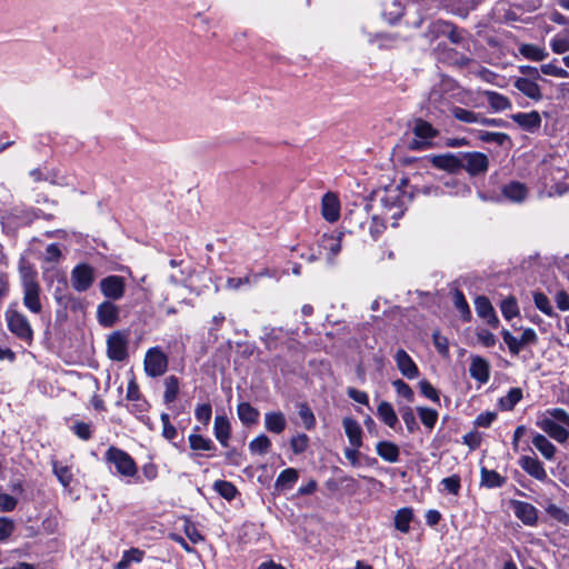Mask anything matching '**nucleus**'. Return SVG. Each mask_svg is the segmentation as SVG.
I'll return each instance as SVG.
<instances>
[{"label":"nucleus","mask_w":569,"mask_h":569,"mask_svg":"<svg viewBox=\"0 0 569 569\" xmlns=\"http://www.w3.org/2000/svg\"><path fill=\"white\" fill-rule=\"evenodd\" d=\"M409 201L410 196L401 189V186L387 188L381 198V204L385 210L383 214L386 218L397 221L403 216ZM392 226L396 227L397 222H393Z\"/></svg>","instance_id":"nucleus-1"},{"label":"nucleus","mask_w":569,"mask_h":569,"mask_svg":"<svg viewBox=\"0 0 569 569\" xmlns=\"http://www.w3.org/2000/svg\"><path fill=\"white\" fill-rule=\"evenodd\" d=\"M21 286L23 306L32 313H40L42 310L41 288L37 281V273L31 269H23L21 271Z\"/></svg>","instance_id":"nucleus-2"},{"label":"nucleus","mask_w":569,"mask_h":569,"mask_svg":"<svg viewBox=\"0 0 569 569\" xmlns=\"http://www.w3.org/2000/svg\"><path fill=\"white\" fill-rule=\"evenodd\" d=\"M4 318L9 331L18 339L31 345L33 340V330L28 318L16 309V305H10L4 312Z\"/></svg>","instance_id":"nucleus-3"},{"label":"nucleus","mask_w":569,"mask_h":569,"mask_svg":"<svg viewBox=\"0 0 569 569\" xmlns=\"http://www.w3.org/2000/svg\"><path fill=\"white\" fill-rule=\"evenodd\" d=\"M108 463L116 467L117 472L123 477H134L138 472L137 465L129 453L111 446L104 455Z\"/></svg>","instance_id":"nucleus-4"},{"label":"nucleus","mask_w":569,"mask_h":569,"mask_svg":"<svg viewBox=\"0 0 569 569\" xmlns=\"http://www.w3.org/2000/svg\"><path fill=\"white\" fill-rule=\"evenodd\" d=\"M412 132L418 139L409 142L410 150L427 149L431 146L430 140L439 134V131L431 123L420 118L415 120Z\"/></svg>","instance_id":"nucleus-5"},{"label":"nucleus","mask_w":569,"mask_h":569,"mask_svg":"<svg viewBox=\"0 0 569 569\" xmlns=\"http://www.w3.org/2000/svg\"><path fill=\"white\" fill-rule=\"evenodd\" d=\"M143 365L149 377H160L168 369V357L159 347H153L146 352Z\"/></svg>","instance_id":"nucleus-6"},{"label":"nucleus","mask_w":569,"mask_h":569,"mask_svg":"<svg viewBox=\"0 0 569 569\" xmlns=\"http://www.w3.org/2000/svg\"><path fill=\"white\" fill-rule=\"evenodd\" d=\"M489 160L482 152H461L460 169H465L471 176L483 173L488 170Z\"/></svg>","instance_id":"nucleus-7"},{"label":"nucleus","mask_w":569,"mask_h":569,"mask_svg":"<svg viewBox=\"0 0 569 569\" xmlns=\"http://www.w3.org/2000/svg\"><path fill=\"white\" fill-rule=\"evenodd\" d=\"M96 278L94 269L88 263L77 264L71 271V284L79 292L87 291Z\"/></svg>","instance_id":"nucleus-8"},{"label":"nucleus","mask_w":569,"mask_h":569,"mask_svg":"<svg viewBox=\"0 0 569 569\" xmlns=\"http://www.w3.org/2000/svg\"><path fill=\"white\" fill-rule=\"evenodd\" d=\"M505 343L508 346L510 353L517 356L520 350L527 345H536L538 341V336L536 331L531 328H527L523 330L520 338L513 337L508 330H503L501 332Z\"/></svg>","instance_id":"nucleus-9"},{"label":"nucleus","mask_w":569,"mask_h":569,"mask_svg":"<svg viewBox=\"0 0 569 569\" xmlns=\"http://www.w3.org/2000/svg\"><path fill=\"white\" fill-rule=\"evenodd\" d=\"M107 352L111 360L123 361L128 357V339L119 331L111 333L107 340Z\"/></svg>","instance_id":"nucleus-10"},{"label":"nucleus","mask_w":569,"mask_h":569,"mask_svg":"<svg viewBox=\"0 0 569 569\" xmlns=\"http://www.w3.org/2000/svg\"><path fill=\"white\" fill-rule=\"evenodd\" d=\"M100 289L108 299L119 300L124 295V279L120 276H108L100 281Z\"/></svg>","instance_id":"nucleus-11"},{"label":"nucleus","mask_w":569,"mask_h":569,"mask_svg":"<svg viewBox=\"0 0 569 569\" xmlns=\"http://www.w3.org/2000/svg\"><path fill=\"white\" fill-rule=\"evenodd\" d=\"M395 361L398 370L407 379H416L419 376V369L412 358L406 350L399 349L395 355Z\"/></svg>","instance_id":"nucleus-12"},{"label":"nucleus","mask_w":569,"mask_h":569,"mask_svg":"<svg viewBox=\"0 0 569 569\" xmlns=\"http://www.w3.org/2000/svg\"><path fill=\"white\" fill-rule=\"evenodd\" d=\"M469 373L479 383L485 385L490 379V363L481 356H472L470 359Z\"/></svg>","instance_id":"nucleus-13"},{"label":"nucleus","mask_w":569,"mask_h":569,"mask_svg":"<svg viewBox=\"0 0 569 569\" xmlns=\"http://www.w3.org/2000/svg\"><path fill=\"white\" fill-rule=\"evenodd\" d=\"M511 508L515 516L527 526H533L538 520L537 509L529 502L512 500Z\"/></svg>","instance_id":"nucleus-14"},{"label":"nucleus","mask_w":569,"mask_h":569,"mask_svg":"<svg viewBox=\"0 0 569 569\" xmlns=\"http://www.w3.org/2000/svg\"><path fill=\"white\" fill-rule=\"evenodd\" d=\"M537 80L538 79L520 77L515 80L513 86L527 98L533 101H540L543 96L540 86L537 83Z\"/></svg>","instance_id":"nucleus-15"},{"label":"nucleus","mask_w":569,"mask_h":569,"mask_svg":"<svg viewBox=\"0 0 569 569\" xmlns=\"http://www.w3.org/2000/svg\"><path fill=\"white\" fill-rule=\"evenodd\" d=\"M58 306H59V309L57 310V317L59 319L66 320L67 311L68 310H71L73 312L82 311L84 309V301L81 298L69 292L64 297L58 298Z\"/></svg>","instance_id":"nucleus-16"},{"label":"nucleus","mask_w":569,"mask_h":569,"mask_svg":"<svg viewBox=\"0 0 569 569\" xmlns=\"http://www.w3.org/2000/svg\"><path fill=\"white\" fill-rule=\"evenodd\" d=\"M475 308L477 315L485 319L488 325L493 328H497L499 325V319L495 312V309L490 302V300L485 296H479L475 300Z\"/></svg>","instance_id":"nucleus-17"},{"label":"nucleus","mask_w":569,"mask_h":569,"mask_svg":"<svg viewBox=\"0 0 569 569\" xmlns=\"http://www.w3.org/2000/svg\"><path fill=\"white\" fill-rule=\"evenodd\" d=\"M538 426L542 431H545L549 437L559 443L566 442L569 438V431L565 428V426L557 423L551 418H543L538 422Z\"/></svg>","instance_id":"nucleus-18"},{"label":"nucleus","mask_w":569,"mask_h":569,"mask_svg":"<svg viewBox=\"0 0 569 569\" xmlns=\"http://www.w3.org/2000/svg\"><path fill=\"white\" fill-rule=\"evenodd\" d=\"M519 465L532 478L539 481L548 479L543 465L536 457L523 456L520 458Z\"/></svg>","instance_id":"nucleus-19"},{"label":"nucleus","mask_w":569,"mask_h":569,"mask_svg":"<svg viewBox=\"0 0 569 569\" xmlns=\"http://www.w3.org/2000/svg\"><path fill=\"white\" fill-rule=\"evenodd\" d=\"M98 321L103 327H112L119 319V308L111 301H103L97 309Z\"/></svg>","instance_id":"nucleus-20"},{"label":"nucleus","mask_w":569,"mask_h":569,"mask_svg":"<svg viewBox=\"0 0 569 569\" xmlns=\"http://www.w3.org/2000/svg\"><path fill=\"white\" fill-rule=\"evenodd\" d=\"M321 212L329 222H335L340 217V202L335 193L328 192L323 196L321 202Z\"/></svg>","instance_id":"nucleus-21"},{"label":"nucleus","mask_w":569,"mask_h":569,"mask_svg":"<svg viewBox=\"0 0 569 569\" xmlns=\"http://www.w3.org/2000/svg\"><path fill=\"white\" fill-rule=\"evenodd\" d=\"M342 427L350 446L360 448L362 446V429L359 422L350 417L342 419Z\"/></svg>","instance_id":"nucleus-22"},{"label":"nucleus","mask_w":569,"mask_h":569,"mask_svg":"<svg viewBox=\"0 0 569 569\" xmlns=\"http://www.w3.org/2000/svg\"><path fill=\"white\" fill-rule=\"evenodd\" d=\"M430 161L435 168L448 172H457L460 170V153L457 156L452 153L433 156Z\"/></svg>","instance_id":"nucleus-23"},{"label":"nucleus","mask_w":569,"mask_h":569,"mask_svg":"<svg viewBox=\"0 0 569 569\" xmlns=\"http://www.w3.org/2000/svg\"><path fill=\"white\" fill-rule=\"evenodd\" d=\"M512 120L527 131L533 132L541 126V118L537 111L519 112L512 114Z\"/></svg>","instance_id":"nucleus-24"},{"label":"nucleus","mask_w":569,"mask_h":569,"mask_svg":"<svg viewBox=\"0 0 569 569\" xmlns=\"http://www.w3.org/2000/svg\"><path fill=\"white\" fill-rule=\"evenodd\" d=\"M502 196L512 202L519 203L527 198L528 189L523 183L512 181L503 186Z\"/></svg>","instance_id":"nucleus-25"},{"label":"nucleus","mask_w":569,"mask_h":569,"mask_svg":"<svg viewBox=\"0 0 569 569\" xmlns=\"http://www.w3.org/2000/svg\"><path fill=\"white\" fill-rule=\"evenodd\" d=\"M287 427V420L281 411H270L264 415V428L272 433H281Z\"/></svg>","instance_id":"nucleus-26"},{"label":"nucleus","mask_w":569,"mask_h":569,"mask_svg":"<svg viewBox=\"0 0 569 569\" xmlns=\"http://www.w3.org/2000/svg\"><path fill=\"white\" fill-rule=\"evenodd\" d=\"M376 451L385 461L395 463L399 460V447L391 441H379L376 446Z\"/></svg>","instance_id":"nucleus-27"},{"label":"nucleus","mask_w":569,"mask_h":569,"mask_svg":"<svg viewBox=\"0 0 569 569\" xmlns=\"http://www.w3.org/2000/svg\"><path fill=\"white\" fill-rule=\"evenodd\" d=\"M518 50L521 56L531 61H542L548 57L545 48L531 43H521Z\"/></svg>","instance_id":"nucleus-28"},{"label":"nucleus","mask_w":569,"mask_h":569,"mask_svg":"<svg viewBox=\"0 0 569 569\" xmlns=\"http://www.w3.org/2000/svg\"><path fill=\"white\" fill-rule=\"evenodd\" d=\"M298 478L299 473L295 468H287L280 472L274 486L279 490H289L297 482Z\"/></svg>","instance_id":"nucleus-29"},{"label":"nucleus","mask_w":569,"mask_h":569,"mask_svg":"<svg viewBox=\"0 0 569 569\" xmlns=\"http://www.w3.org/2000/svg\"><path fill=\"white\" fill-rule=\"evenodd\" d=\"M483 96L487 98L489 106L495 111H505L511 108L510 100L499 92L486 90Z\"/></svg>","instance_id":"nucleus-30"},{"label":"nucleus","mask_w":569,"mask_h":569,"mask_svg":"<svg viewBox=\"0 0 569 569\" xmlns=\"http://www.w3.org/2000/svg\"><path fill=\"white\" fill-rule=\"evenodd\" d=\"M214 436L222 446H228V439L230 437V422L223 416H217L214 418Z\"/></svg>","instance_id":"nucleus-31"},{"label":"nucleus","mask_w":569,"mask_h":569,"mask_svg":"<svg viewBox=\"0 0 569 569\" xmlns=\"http://www.w3.org/2000/svg\"><path fill=\"white\" fill-rule=\"evenodd\" d=\"M377 415L390 428H395L398 423V416L388 401H381L379 403Z\"/></svg>","instance_id":"nucleus-32"},{"label":"nucleus","mask_w":569,"mask_h":569,"mask_svg":"<svg viewBox=\"0 0 569 569\" xmlns=\"http://www.w3.org/2000/svg\"><path fill=\"white\" fill-rule=\"evenodd\" d=\"M532 445L547 460H552L556 453V447L543 436L536 435L532 438Z\"/></svg>","instance_id":"nucleus-33"},{"label":"nucleus","mask_w":569,"mask_h":569,"mask_svg":"<svg viewBox=\"0 0 569 569\" xmlns=\"http://www.w3.org/2000/svg\"><path fill=\"white\" fill-rule=\"evenodd\" d=\"M238 417L243 425L250 426L258 422L259 411L248 402H241L238 406Z\"/></svg>","instance_id":"nucleus-34"},{"label":"nucleus","mask_w":569,"mask_h":569,"mask_svg":"<svg viewBox=\"0 0 569 569\" xmlns=\"http://www.w3.org/2000/svg\"><path fill=\"white\" fill-rule=\"evenodd\" d=\"M412 517H413V511L411 508L399 509L395 516L396 529L403 533H407L409 531Z\"/></svg>","instance_id":"nucleus-35"},{"label":"nucleus","mask_w":569,"mask_h":569,"mask_svg":"<svg viewBox=\"0 0 569 569\" xmlns=\"http://www.w3.org/2000/svg\"><path fill=\"white\" fill-rule=\"evenodd\" d=\"M506 478L495 470L481 469V486L487 488H500L505 485Z\"/></svg>","instance_id":"nucleus-36"},{"label":"nucleus","mask_w":569,"mask_h":569,"mask_svg":"<svg viewBox=\"0 0 569 569\" xmlns=\"http://www.w3.org/2000/svg\"><path fill=\"white\" fill-rule=\"evenodd\" d=\"M341 236L342 233L338 237L323 234L321 238V247L330 252V260H332L341 250Z\"/></svg>","instance_id":"nucleus-37"},{"label":"nucleus","mask_w":569,"mask_h":569,"mask_svg":"<svg viewBox=\"0 0 569 569\" xmlns=\"http://www.w3.org/2000/svg\"><path fill=\"white\" fill-rule=\"evenodd\" d=\"M271 448V441L266 435H259L249 443V450L253 455L263 456Z\"/></svg>","instance_id":"nucleus-38"},{"label":"nucleus","mask_w":569,"mask_h":569,"mask_svg":"<svg viewBox=\"0 0 569 569\" xmlns=\"http://www.w3.org/2000/svg\"><path fill=\"white\" fill-rule=\"evenodd\" d=\"M52 471L56 475L58 481L68 488L73 480V475L68 466L60 465L57 461L52 462Z\"/></svg>","instance_id":"nucleus-39"},{"label":"nucleus","mask_w":569,"mask_h":569,"mask_svg":"<svg viewBox=\"0 0 569 569\" xmlns=\"http://www.w3.org/2000/svg\"><path fill=\"white\" fill-rule=\"evenodd\" d=\"M190 448L196 451H211L216 449L213 442L209 438L201 435L192 433L188 438Z\"/></svg>","instance_id":"nucleus-40"},{"label":"nucleus","mask_w":569,"mask_h":569,"mask_svg":"<svg viewBox=\"0 0 569 569\" xmlns=\"http://www.w3.org/2000/svg\"><path fill=\"white\" fill-rule=\"evenodd\" d=\"M213 489L224 499L232 500L238 493V490L233 483L226 480H217L213 483Z\"/></svg>","instance_id":"nucleus-41"},{"label":"nucleus","mask_w":569,"mask_h":569,"mask_svg":"<svg viewBox=\"0 0 569 569\" xmlns=\"http://www.w3.org/2000/svg\"><path fill=\"white\" fill-rule=\"evenodd\" d=\"M166 390L163 399L166 403H171L176 400L179 392V379L176 376H169L164 380Z\"/></svg>","instance_id":"nucleus-42"},{"label":"nucleus","mask_w":569,"mask_h":569,"mask_svg":"<svg viewBox=\"0 0 569 569\" xmlns=\"http://www.w3.org/2000/svg\"><path fill=\"white\" fill-rule=\"evenodd\" d=\"M417 411L422 425L430 430L433 429L438 420V412L427 407H418Z\"/></svg>","instance_id":"nucleus-43"},{"label":"nucleus","mask_w":569,"mask_h":569,"mask_svg":"<svg viewBox=\"0 0 569 569\" xmlns=\"http://www.w3.org/2000/svg\"><path fill=\"white\" fill-rule=\"evenodd\" d=\"M452 116L465 123H479L480 114L476 113L471 110L461 108V107H455L452 109Z\"/></svg>","instance_id":"nucleus-44"},{"label":"nucleus","mask_w":569,"mask_h":569,"mask_svg":"<svg viewBox=\"0 0 569 569\" xmlns=\"http://www.w3.org/2000/svg\"><path fill=\"white\" fill-rule=\"evenodd\" d=\"M400 415L401 418L407 427V430L409 433H413L419 429V426L417 423L413 409L409 406L400 408Z\"/></svg>","instance_id":"nucleus-45"},{"label":"nucleus","mask_w":569,"mask_h":569,"mask_svg":"<svg viewBox=\"0 0 569 569\" xmlns=\"http://www.w3.org/2000/svg\"><path fill=\"white\" fill-rule=\"evenodd\" d=\"M500 309H501L502 316L507 320L512 319L513 317L518 316V313H519L517 300L513 297H508L505 300H502V302L500 305Z\"/></svg>","instance_id":"nucleus-46"},{"label":"nucleus","mask_w":569,"mask_h":569,"mask_svg":"<svg viewBox=\"0 0 569 569\" xmlns=\"http://www.w3.org/2000/svg\"><path fill=\"white\" fill-rule=\"evenodd\" d=\"M392 387L395 388L398 396L405 398L409 402L413 401V399H415L413 390L403 380H401V379L393 380Z\"/></svg>","instance_id":"nucleus-47"},{"label":"nucleus","mask_w":569,"mask_h":569,"mask_svg":"<svg viewBox=\"0 0 569 569\" xmlns=\"http://www.w3.org/2000/svg\"><path fill=\"white\" fill-rule=\"evenodd\" d=\"M522 398V391L520 388H512L508 391L507 396L501 399V406L511 410Z\"/></svg>","instance_id":"nucleus-48"},{"label":"nucleus","mask_w":569,"mask_h":569,"mask_svg":"<svg viewBox=\"0 0 569 569\" xmlns=\"http://www.w3.org/2000/svg\"><path fill=\"white\" fill-rule=\"evenodd\" d=\"M533 301H535L536 307L545 315H547L549 317H552L556 315L553 312V309L550 305L548 297L545 293H542V292L535 293Z\"/></svg>","instance_id":"nucleus-49"},{"label":"nucleus","mask_w":569,"mask_h":569,"mask_svg":"<svg viewBox=\"0 0 569 569\" xmlns=\"http://www.w3.org/2000/svg\"><path fill=\"white\" fill-rule=\"evenodd\" d=\"M386 216L383 218H379L377 216H373L371 218L370 224H369V232L373 240L378 239L382 232L386 230Z\"/></svg>","instance_id":"nucleus-50"},{"label":"nucleus","mask_w":569,"mask_h":569,"mask_svg":"<svg viewBox=\"0 0 569 569\" xmlns=\"http://www.w3.org/2000/svg\"><path fill=\"white\" fill-rule=\"evenodd\" d=\"M16 529V523L11 518L0 517V542L11 537Z\"/></svg>","instance_id":"nucleus-51"},{"label":"nucleus","mask_w":569,"mask_h":569,"mask_svg":"<svg viewBox=\"0 0 569 569\" xmlns=\"http://www.w3.org/2000/svg\"><path fill=\"white\" fill-rule=\"evenodd\" d=\"M455 306L460 311L463 320L469 321L471 318V311L461 291H457L455 295Z\"/></svg>","instance_id":"nucleus-52"},{"label":"nucleus","mask_w":569,"mask_h":569,"mask_svg":"<svg viewBox=\"0 0 569 569\" xmlns=\"http://www.w3.org/2000/svg\"><path fill=\"white\" fill-rule=\"evenodd\" d=\"M309 438L305 433L293 436L290 440V446L296 455L302 453L308 448Z\"/></svg>","instance_id":"nucleus-53"},{"label":"nucleus","mask_w":569,"mask_h":569,"mask_svg":"<svg viewBox=\"0 0 569 569\" xmlns=\"http://www.w3.org/2000/svg\"><path fill=\"white\" fill-rule=\"evenodd\" d=\"M546 511L551 518L556 519L557 521L563 525L569 523V513L561 507H558L557 505H549Z\"/></svg>","instance_id":"nucleus-54"},{"label":"nucleus","mask_w":569,"mask_h":569,"mask_svg":"<svg viewBox=\"0 0 569 569\" xmlns=\"http://www.w3.org/2000/svg\"><path fill=\"white\" fill-rule=\"evenodd\" d=\"M261 274L262 273H256V274L247 276V277H243V278H229L227 280V288L228 289H232V290H237V289H239L243 284H249L251 282H257V279Z\"/></svg>","instance_id":"nucleus-55"},{"label":"nucleus","mask_w":569,"mask_h":569,"mask_svg":"<svg viewBox=\"0 0 569 569\" xmlns=\"http://www.w3.org/2000/svg\"><path fill=\"white\" fill-rule=\"evenodd\" d=\"M421 393L433 402L439 403L440 397L438 390L427 380L419 382Z\"/></svg>","instance_id":"nucleus-56"},{"label":"nucleus","mask_w":569,"mask_h":569,"mask_svg":"<svg viewBox=\"0 0 569 569\" xmlns=\"http://www.w3.org/2000/svg\"><path fill=\"white\" fill-rule=\"evenodd\" d=\"M550 46L555 53L561 54L567 52L569 50V34L555 37Z\"/></svg>","instance_id":"nucleus-57"},{"label":"nucleus","mask_w":569,"mask_h":569,"mask_svg":"<svg viewBox=\"0 0 569 569\" xmlns=\"http://www.w3.org/2000/svg\"><path fill=\"white\" fill-rule=\"evenodd\" d=\"M72 431L77 435L78 438L81 440H89L92 436L91 425L83 422V421H77L72 426Z\"/></svg>","instance_id":"nucleus-58"},{"label":"nucleus","mask_w":569,"mask_h":569,"mask_svg":"<svg viewBox=\"0 0 569 569\" xmlns=\"http://www.w3.org/2000/svg\"><path fill=\"white\" fill-rule=\"evenodd\" d=\"M441 485L448 492L458 495L461 488L460 477L458 475H452L450 477L443 478L441 480Z\"/></svg>","instance_id":"nucleus-59"},{"label":"nucleus","mask_w":569,"mask_h":569,"mask_svg":"<svg viewBox=\"0 0 569 569\" xmlns=\"http://www.w3.org/2000/svg\"><path fill=\"white\" fill-rule=\"evenodd\" d=\"M543 74L557 78H569V72L566 69L557 67L555 63H546L540 67Z\"/></svg>","instance_id":"nucleus-60"},{"label":"nucleus","mask_w":569,"mask_h":569,"mask_svg":"<svg viewBox=\"0 0 569 569\" xmlns=\"http://www.w3.org/2000/svg\"><path fill=\"white\" fill-rule=\"evenodd\" d=\"M367 214L362 211H351L348 216L345 217V223H347L350 228L358 227L361 229L363 227V218H366Z\"/></svg>","instance_id":"nucleus-61"},{"label":"nucleus","mask_w":569,"mask_h":569,"mask_svg":"<svg viewBox=\"0 0 569 569\" xmlns=\"http://www.w3.org/2000/svg\"><path fill=\"white\" fill-rule=\"evenodd\" d=\"M432 340H433V345H435L436 349L438 350V352L442 356H448V352H449L448 339L445 336L440 335V332L435 331L432 333Z\"/></svg>","instance_id":"nucleus-62"},{"label":"nucleus","mask_w":569,"mask_h":569,"mask_svg":"<svg viewBox=\"0 0 569 569\" xmlns=\"http://www.w3.org/2000/svg\"><path fill=\"white\" fill-rule=\"evenodd\" d=\"M211 406L209 403L199 405L196 408L194 416L197 420L202 422L203 425H207L211 419Z\"/></svg>","instance_id":"nucleus-63"},{"label":"nucleus","mask_w":569,"mask_h":569,"mask_svg":"<svg viewBox=\"0 0 569 569\" xmlns=\"http://www.w3.org/2000/svg\"><path fill=\"white\" fill-rule=\"evenodd\" d=\"M549 418L553 419L557 423L569 427V413L562 408H553L548 410Z\"/></svg>","instance_id":"nucleus-64"}]
</instances>
